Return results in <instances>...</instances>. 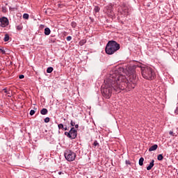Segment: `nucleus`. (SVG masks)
<instances>
[{
  "mask_svg": "<svg viewBox=\"0 0 178 178\" xmlns=\"http://www.w3.org/2000/svg\"><path fill=\"white\" fill-rule=\"evenodd\" d=\"M127 81L124 76L123 67L115 68L111 70L104 80V87L102 88V94L104 98L109 99L112 96V91L120 92L124 90V83Z\"/></svg>",
  "mask_w": 178,
  "mask_h": 178,
  "instance_id": "obj_1",
  "label": "nucleus"
},
{
  "mask_svg": "<svg viewBox=\"0 0 178 178\" xmlns=\"http://www.w3.org/2000/svg\"><path fill=\"white\" fill-rule=\"evenodd\" d=\"M142 76L145 80H154L156 76L155 71L151 67L144 66L140 68Z\"/></svg>",
  "mask_w": 178,
  "mask_h": 178,
  "instance_id": "obj_2",
  "label": "nucleus"
},
{
  "mask_svg": "<svg viewBox=\"0 0 178 178\" xmlns=\"http://www.w3.org/2000/svg\"><path fill=\"white\" fill-rule=\"evenodd\" d=\"M119 49H120V44L115 40L108 41L106 46V53L108 55H113Z\"/></svg>",
  "mask_w": 178,
  "mask_h": 178,
  "instance_id": "obj_3",
  "label": "nucleus"
},
{
  "mask_svg": "<svg viewBox=\"0 0 178 178\" xmlns=\"http://www.w3.org/2000/svg\"><path fill=\"white\" fill-rule=\"evenodd\" d=\"M64 156L68 162H73L76 159V153L70 150H67L64 154Z\"/></svg>",
  "mask_w": 178,
  "mask_h": 178,
  "instance_id": "obj_4",
  "label": "nucleus"
},
{
  "mask_svg": "<svg viewBox=\"0 0 178 178\" xmlns=\"http://www.w3.org/2000/svg\"><path fill=\"white\" fill-rule=\"evenodd\" d=\"M65 136L68 137V138H71V140H74L77 137V130L72 127L69 132H65Z\"/></svg>",
  "mask_w": 178,
  "mask_h": 178,
  "instance_id": "obj_5",
  "label": "nucleus"
},
{
  "mask_svg": "<svg viewBox=\"0 0 178 178\" xmlns=\"http://www.w3.org/2000/svg\"><path fill=\"white\" fill-rule=\"evenodd\" d=\"M9 24V19L8 18L3 17L0 18V26L1 27H6Z\"/></svg>",
  "mask_w": 178,
  "mask_h": 178,
  "instance_id": "obj_6",
  "label": "nucleus"
},
{
  "mask_svg": "<svg viewBox=\"0 0 178 178\" xmlns=\"http://www.w3.org/2000/svg\"><path fill=\"white\" fill-rule=\"evenodd\" d=\"M129 80L132 84H134L133 88L136 87V84H137V75L136 74H132L129 76Z\"/></svg>",
  "mask_w": 178,
  "mask_h": 178,
  "instance_id": "obj_7",
  "label": "nucleus"
},
{
  "mask_svg": "<svg viewBox=\"0 0 178 178\" xmlns=\"http://www.w3.org/2000/svg\"><path fill=\"white\" fill-rule=\"evenodd\" d=\"M158 149V145H154L149 148V152H151L152 151H156Z\"/></svg>",
  "mask_w": 178,
  "mask_h": 178,
  "instance_id": "obj_8",
  "label": "nucleus"
},
{
  "mask_svg": "<svg viewBox=\"0 0 178 178\" xmlns=\"http://www.w3.org/2000/svg\"><path fill=\"white\" fill-rule=\"evenodd\" d=\"M155 161L152 160L149 165L147 167V170H151L154 168V163Z\"/></svg>",
  "mask_w": 178,
  "mask_h": 178,
  "instance_id": "obj_9",
  "label": "nucleus"
},
{
  "mask_svg": "<svg viewBox=\"0 0 178 178\" xmlns=\"http://www.w3.org/2000/svg\"><path fill=\"white\" fill-rule=\"evenodd\" d=\"M107 12L109 16H113V11L112 10V6L108 7V10Z\"/></svg>",
  "mask_w": 178,
  "mask_h": 178,
  "instance_id": "obj_10",
  "label": "nucleus"
},
{
  "mask_svg": "<svg viewBox=\"0 0 178 178\" xmlns=\"http://www.w3.org/2000/svg\"><path fill=\"white\" fill-rule=\"evenodd\" d=\"M44 34L45 35H49L51 34V29H49V28H46L44 29Z\"/></svg>",
  "mask_w": 178,
  "mask_h": 178,
  "instance_id": "obj_11",
  "label": "nucleus"
},
{
  "mask_svg": "<svg viewBox=\"0 0 178 178\" xmlns=\"http://www.w3.org/2000/svg\"><path fill=\"white\" fill-rule=\"evenodd\" d=\"M40 113L41 115H47L48 113V109L47 108H42L41 111H40Z\"/></svg>",
  "mask_w": 178,
  "mask_h": 178,
  "instance_id": "obj_12",
  "label": "nucleus"
},
{
  "mask_svg": "<svg viewBox=\"0 0 178 178\" xmlns=\"http://www.w3.org/2000/svg\"><path fill=\"white\" fill-rule=\"evenodd\" d=\"M139 165L140 166H143V165H144V158L141 157L139 159Z\"/></svg>",
  "mask_w": 178,
  "mask_h": 178,
  "instance_id": "obj_13",
  "label": "nucleus"
},
{
  "mask_svg": "<svg viewBox=\"0 0 178 178\" xmlns=\"http://www.w3.org/2000/svg\"><path fill=\"white\" fill-rule=\"evenodd\" d=\"M16 29H17V30H18L19 31H20V30H23V24H19V25H17V26H16Z\"/></svg>",
  "mask_w": 178,
  "mask_h": 178,
  "instance_id": "obj_14",
  "label": "nucleus"
},
{
  "mask_svg": "<svg viewBox=\"0 0 178 178\" xmlns=\"http://www.w3.org/2000/svg\"><path fill=\"white\" fill-rule=\"evenodd\" d=\"M54 72V68L52 67H49L47 70V73H52Z\"/></svg>",
  "mask_w": 178,
  "mask_h": 178,
  "instance_id": "obj_15",
  "label": "nucleus"
},
{
  "mask_svg": "<svg viewBox=\"0 0 178 178\" xmlns=\"http://www.w3.org/2000/svg\"><path fill=\"white\" fill-rule=\"evenodd\" d=\"M158 161H163V156L162 154H159L157 156Z\"/></svg>",
  "mask_w": 178,
  "mask_h": 178,
  "instance_id": "obj_16",
  "label": "nucleus"
},
{
  "mask_svg": "<svg viewBox=\"0 0 178 178\" xmlns=\"http://www.w3.org/2000/svg\"><path fill=\"white\" fill-rule=\"evenodd\" d=\"M4 41H5V42H7V41H9V35H8V34L5 35Z\"/></svg>",
  "mask_w": 178,
  "mask_h": 178,
  "instance_id": "obj_17",
  "label": "nucleus"
},
{
  "mask_svg": "<svg viewBox=\"0 0 178 178\" xmlns=\"http://www.w3.org/2000/svg\"><path fill=\"white\" fill-rule=\"evenodd\" d=\"M86 40H81V41L79 42V44H80L81 46H83V45H84V44H86Z\"/></svg>",
  "mask_w": 178,
  "mask_h": 178,
  "instance_id": "obj_18",
  "label": "nucleus"
},
{
  "mask_svg": "<svg viewBox=\"0 0 178 178\" xmlns=\"http://www.w3.org/2000/svg\"><path fill=\"white\" fill-rule=\"evenodd\" d=\"M94 147H99V143H98V141L95 140L93 143Z\"/></svg>",
  "mask_w": 178,
  "mask_h": 178,
  "instance_id": "obj_19",
  "label": "nucleus"
},
{
  "mask_svg": "<svg viewBox=\"0 0 178 178\" xmlns=\"http://www.w3.org/2000/svg\"><path fill=\"white\" fill-rule=\"evenodd\" d=\"M23 17L26 20L29 19V14H27V13L24 14Z\"/></svg>",
  "mask_w": 178,
  "mask_h": 178,
  "instance_id": "obj_20",
  "label": "nucleus"
},
{
  "mask_svg": "<svg viewBox=\"0 0 178 178\" xmlns=\"http://www.w3.org/2000/svg\"><path fill=\"white\" fill-rule=\"evenodd\" d=\"M94 10L96 13H98L99 12V7L95 6Z\"/></svg>",
  "mask_w": 178,
  "mask_h": 178,
  "instance_id": "obj_21",
  "label": "nucleus"
},
{
  "mask_svg": "<svg viewBox=\"0 0 178 178\" xmlns=\"http://www.w3.org/2000/svg\"><path fill=\"white\" fill-rule=\"evenodd\" d=\"M1 12H3V13H6V7H2Z\"/></svg>",
  "mask_w": 178,
  "mask_h": 178,
  "instance_id": "obj_22",
  "label": "nucleus"
},
{
  "mask_svg": "<svg viewBox=\"0 0 178 178\" xmlns=\"http://www.w3.org/2000/svg\"><path fill=\"white\" fill-rule=\"evenodd\" d=\"M44 123H49V118H44Z\"/></svg>",
  "mask_w": 178,
  "mask_h": 178,
  "instance_id": "obj_23",
  "label": "nucleus"
},
{
  "mask_svg": "<svg viewBox=\"0 0 178 178\" xmlns=\"http://www.w3.org/2000/svg\"><path fill=\"white\" fill-rule=\"evenodd\" d=\"M3 91L5 92V94H10V92H9V91H8V89H6V88H4L3 90Z\"/></svg>",
  "mask_w": 178,
  "mask_h": 178,
  "instance_id": "obj_24",
  "label": "nucleus"
},
{
  "mask_svg": "<svg viewBox=\"0 0 178 178\" xmlns=\"http://www.w3.org/2000/svg\"><path fill=\"white\" fill-rule=\"evenodd\" d=\"M71 26H72V27H76V26H77V24H76V22H72L71 23Z\"/></svg>",
  "mask_w": 178,
  "mask_h": 178,
  "instance_id": "obj_25",
  "label": "nucleus"
},
{
  "mask_svg": "<svg viewBox=\"0 0 178 178\" xmlns=\"http://www.w3.org/2000/svg\"><path fill=\"white\" fill-rule=\"evenodd\" d=\"M34 113H35V111L34 110H31V111H30L31 116H33V115H34Z\"/></svg>",
  "mask_w": 178,
  "mask_h": 178,
  "instance_id": "obj_26",
  "label": "nucleus"
},
{
  "mask_svg": "<svg viewBox=\"0 0 178 178\" xmlns=\"http://www.w3.org/2000/svg\"><path fill=\"white\" fill-rule=\"evenodd\" d=\"M58 129H63V124H59L58 125Z\"/></svg>",
  "mask_w": 178,
  "mask_h": 178,
  "instance_id": "obj_27",
  "label": "nucleus"
},
{
  "mask_svg": "<svg viewBox=\"0 0 178 178\" xmlns=\"http://www.w3.org/2000/svg\"><path fill=\"white\" fill-rule=\"evenodd\" d=\"M67 41H72V36H67Z\"/></svg>",
  "mask_w": 178,
  "mask_h": 178,
  "instance_id": "obj_28",
  "label": "nucleus"
},
{
  "mask_svg": "<svg viewBox=\"0 0 178 178\" xmlns=\"http://www.w3.org/2000/svg\"><path fill=\"white\" fill-rule=\"evenodd\" d=\"M0 52L3 54H6V51L3 50V49H0Z\"/></svg>",
  "mask_w": 178,
  "mask_h": 178,
  "instance_id": "obj_29",
  "label": "nucleus"
},
{
  "mask_svg": "<svg viewBox=\"0 0 178 178\" xmlns=\"http://www.w3.org/2000/svg\"><path fill=\"white\" fill-rule=\"evenodd\" d=\"M19 79H24V75L23 74L19 75Z\"/></svg>",
  "mask_w": 178,
  "mask_h": 178,
  "instance_id": "obj_30",
  "label": "nucleus"
},
{
  "mask_svg": "<svg viewBox=\"0 0 178 178\" xmlns=\"http://www.w3.org/2000/svg\"><path fill=\"white\" fill-rule=\"evenodd\" d=\"M175 113L176 115H178V107H177V108L175 109Z\"/></svg>",
  "mask_w": 178,
  "mask_h": 178,
  "instance_id": "obj_31",
  "label": "nucleus"
},
{
  "mask_svg": "<svg viewBox=\"0 0 178 178\" xmlns=\"http://www.w3.org/2000/svg\"><path fill=\"white\" fill-rule=\"evenodd\" d=\"M70 124L71 126H75L76 124L72 120Z\"/></svg>",
  "mask_w": 178,
  "mask_h": 178,
  "instance_id": "obj_32",
  "label": "nucleus"
},
{
  "mask_svg": "<svg viewBox=\"0 0 178 178\" xmlns=\"http://www.w3.org/2000/svg\"><path fill=\"white\" fill-rule=\"evenodd\" d=\"M169 134H170V136H173V131H170L169 132Z\"/></svg>",
  "mask_w": 178,
  "mask_h": 178,
  "instance_id": "obj_33",
  "label": "nucleus"
},
{
  "mask_svg": "<svg viewBox=\"0 0 178 178\" xmlns=\"http://www.w3.org/2000/svg\"><path fill=\"white\" fill-rule=\"evenodd\" d=\"M75 129H79V124H75Z\"/></svg>",
  "mask_w": 178,
  "mask_h": 178,
  "instance_id": "obj_34",
  "label": "nucleus"
},
{
  "mask_svg": "<svg viewBox=\"0 0 178 178\" xmlns=\"http://www.w3.org/2000/svg\"><path fill=\"white\" fill-rule=\"evenodd\" d=\"M58 175H63V172H58Z\"/></svg>",
  "mask_w": 178,
  "mask_h": 178,
  "instance_id": "obj_35",
  "label": "nucleus"
},
{
  "mask_svg": "<svg viewBox=\"0 0 178 178\" xmlns=\"http://www.w3.org/2000/svg\"><path fill=\"white\" fill-rule=\"evenodd\" d=\"M63 129H64V130H67V127H65H65H63Z\"/></svg>",
  "mask_w": 178,
  "mask_h": 178,
  "instance_id": "obj_36",
  "label": "nucleus"
}]
</instances>
